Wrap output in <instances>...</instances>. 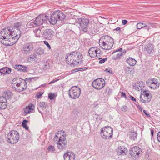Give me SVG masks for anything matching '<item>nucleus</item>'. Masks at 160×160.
Returning <instances> with one entry per match:
<instances>
[{"mask_svg":"<svg viewBox=\"0 0 160 160\" xmlns=\"http://www.w3.org/2000/svg\"><path fill=\"white\" fill-rule=\"evenodd\" d=\"M82 58V55L79 52L76 51L71 52L65 57L67 63L72 67L81 64L83 61Z\"/></svg>","mask_w":160,"mask_h":160,"instance_id":"1","label":"nucleus"},{"mask_svg":"<svg viewBox=\"0 0 160 160\" xmlns=\"http://www.w3.org/2000/svg\"><path fill=\"white\" fill-rule=\"evenodd\" d=\"M113 39L108 36H105L101 38L99 41V45L102 48L105 50H109L112 47L114 44Z\"/></svg>","mask_w":160,"mask_h":160,"instance_id":"2","label":"nucleus"},{"mask_svg":"<svg viewBox=\"0 0 160 160\" xmlns=\"http://www.w3.org/2000/svg\"><path fill=\"white\" fill-rule=\"evenodd\" d=\"M65 16L59 10L55 11L51 15L49 20L50 23L52 25L55 24L58 21H62L65 18Z\"/></svg>","mask_w":160,"mask_h":160,"instance_id":"3","label":"nucleus"},{"mask_svg":"<svg viewBox=\"0 0 160 160\" xmlns=\"http://www.w3.org/2000/svg\"><path fill=\"white\" fill-rule=\"evenodd\" d=\"M72 20L75 21L74 23H77L79 24V28L82 31L86 32L88 30V26L89 23L88 19L77 18L75 19H72Z\"/></svg>","mask_w":160,"mask_h":160,"instance_id":"4","label":"nucleus"},{"mask_svg":"<svg viewBox=\"0 0 160 160\" xmlns=\"http://www.w3.org/2000/svg\"><path fill=\"white\" fill-rule=\"evenodd\" d=\"M19 134L16 130H11L8 133L7 139L8 142L11 144H14L17 143L19 139Z\"/></svg>","mask_w":160,"mask_h":160,"instance_id":"5","label":"nucleus"},{"mask_svg":"<svg viewBox=\"0 0 160 160\" xmlns=\"http://www.w3.org/2000/svg\"><path fill=\"white\" fill-rule=\"evenodd\" d=\"M10 30L8 28H5L0 32V42L4 45L9 38L13 36L14 31Z\"/></svg>","mask_w":160,"mask_h":160,"instance_id":"6","label":"nucleus"},{"mask_svg":"<svg viewBox=\"0 0 160 160\" xmlns=\"http://www.w3.org/2000/svg\"><path fill=\"white\" fill-rule=\"evenodd\" d=\"M80 88L77 86L72 87L68 91V94L70 98L72 99L78 98L80 95Z\"/></svg>","mask_w":160,"mask_h":160,"instance_id":"7","label":"nucleus"},{"mask_svg":"<svg viewBox=\"0 0 160 160\" xmlns=\"http://www.w3.org/2000/svg\"><path fill=\"white\" fill-rule=\"evenodd\" d=\"M100 134L101 137L103 138L108 139L112 136L113 135V129L110 127H105L101 129Z\"/></svg>","mask_w":160,"mask_h":160,"instance_id":"8","label":"nucleus"},{"mask_svg":"<svg viewBox=\"0 0 160 160\" xmlns=\"http://www.w3.org/2000/svg\"><path fill=\"white\" fill-rule=\"evenodd\" d=\"M33 43L27 42L24 43L22 47L21 51L23 55L29 54L33 49Z\"/></svg>","mask_w":160,"mask_h":160,"instance_id":"9","label":"nucleus"},{"mask_svg":"<svg viewBox=\"0 0 160 160\" xmlns=\"http://www.w3.org/2000/svg\"><path fill=\"white\" fill-rule=\"evenodd\" d=\"M100 49L96 47H92L88 51L89 56L92 58H96L99 59H102Z\"/></svg>","mask_w":160,"mask_h":160,"instance_id":"10","label":"nucleus"},{"mask_svg":"<svg viewBox=\"0 0 160 160\" xmlns=\"http://www.w3.org/2000/svg\"><path fill=\"white\" fill-rule=\"evenodd\" d=\"M105 85V80L102 78H98L94 80L92 83V85L95 89L100 90L103 88Z\"/></svg>","mask_w":160,"mask_h":160,"instance_id":"11","label":"nucleus"},{"mask_svg":"<svg viewBox=\"0 0 160 160\" xmlns=\"http://www.w3.org/2000/svg\"><path fill=\"white\" fill-rule=\"evenodd\" d=\"M35 21L37 26L45 24L48 21V17L45 14L40 15L36 18Z\"/></svg>","mask_w":160,"mask_h":160,"instance_id":"12","label":"nucleus"},{"mask_svg":"<svg viewBox=\"0 0 160 160\" xmlns=\"http://www.w3.org/2000/svg\"><path fill=\"white\" fill-rule=\"evenodd\" d=\"M14 36L13 35L11 38V37L9 38L8 40H7L5 43H4V45L6 46H10L16 43L20 37V33H19V34H16L15 36Z\"/></svg>","mask_w":160,"mask_h":160,"instance_id":"13","label":"nucleus"},{"mask_svg":"<svg viewBox=\"0 0 160 160\" xmlns=\"http://www.w3.org/2000/svg\"><path fill=\"white\" fill-rule=\"evenodd\" d=\"M147 85L150 88L155 89L158 88L159 86V83L157 80L154 78H151L146 82Z\"/></svg>","mask_w":160,"mask_h":160,"instance_id":"14","label":"nucleus"},{"mask_svg":"<svg viewBox=\"0 0 160 160\" xmlns=\"http://www.w3.org/2000/svg\"><path fill=\"white\" fill-rule=\"evenodd\" d=\"M142 152L141 149L138 147L135 146L131 149L130 154L132 158H137Z\"/></svg>","mask_w":160,"mask_h":160,"instance_id":"15","label":"nucleus"},{"mask_svg":"<svg viewBox=\"0 0 160 160\" xmlns=\"http://www.w3.org/2000/svg\"><path fill=\"white\" fill-rule=\"evenodd\" d=\"M144 51L145 53L148 55H152L154 52L153 45L151 43H148L144 46Z\"/></svg>","mask_w":160,"mask_h":160,"instance_id":"16","label":"nucleus"},{"mask_svg":"<svg viewBox=\"0 0 160 160\" xmlns=\"http://www.w3.org/2000/svg\"><path fill=\"white\" fill-rule=\"evenodd\" d=\"M57 141V145L58 149L62 150L66 147L67 142L66 140V138L64 137L63 138L59 139Z\"/></svg>","mask_w":160,"mask_h":160,"instance_id":"17","label":"nucleus"},{"mask_svg":"<svg viewBox=\"0 0 160 160\" xmlns=\"http://www.w3.org/2000/svg\"><path fill=\"white\" fill-rule=\"evenodd\" d=\"M53 33V31L52 30L46 29L44 31L42 36L46 39L50 40L52 37Z\"/></svg>","mask_w":160,"mask_h":160,"instance_id":"18","label":"nucleus"},{"mask_svg":"<svg viewBox=\"0 0 160 160\" xmlns=\"http://www.w3.org/2000/svg\"><path fill=\"white\" fill-rule=\"evenodd\" d=\"M21 78H14L12 81V86L16 91L21 86Z\"/></svg>","mask_w":160,"mask_h":160,"instance_id":"19","label":"nucleus"},{"mask_svg":"<svg viewBox=\"0 0 160 160\" xmlns=\"http://www.w3.org/2000/svg\"><path fill=\"white\" fill-rule=\"evenodd\" d=\"M75 154L72 152H67L63 155L64 160H74Z\"/></svg>","mask_w":160,"mask_h":160,"instance_id":"20","label":"nucleus"},{"mask_svg":"<svg viewBox=\"0 0 160 160\" xmlns=\"http://www.w3.org/2000/svg\"><path fill=\"white\" fill-rule=\"evenodd\" d=\"M116 152L118 155H126L128 152V150L124 146H119L116 149Z\"/></svg>","mask_w":160,"mask_h":160,"instance_id":"21","label":"nucleus"},{"mask_svg":"<svg viewBox=\"0 0 160 160\" xmlns=\"http://www.w3.org/2000/svg\"><path fill=\"white\" fill-rule=\"evenodd\" d=\"M66 137V134L64 131L62 130L61 131H58L56 133V135L54 138L55 141H58V139H56V138H58L59 139L63 138Z\"/></svg>","mask_w":160,"mask_h":160,"instance_id":"22","label":"nucleus"},{"mask_svg":"<svg viewBox=\"0 0 160 160\" xmlns=\"http://www.w3.org/2000/svg\"><path fill=\"white\" fill-rule=\"evenodd\" d=\"M7 104L6 98L4 97H0V109L5 108Z\"/></svg>","mask_w":160,"mask_h":160,"instance_id":"23","label":"nucleus"},{"mask_svg":"<svg viewBox=\"0 0 160 160\" xmlns=\"http://www.w3.org/2000/svg\"><path fill=\"white\" fill-rule=\"evenodd\" d=\"M14 68L20 72H27L28 70V68L26 66L18 64L15 65L14 66Z\"/></svg>","mask_w":160,"mask_h":160,"instance_id":"24","label":"nucleus"},{"mask_svg":"<svg viewBox=\"0 0 160 160\" xmlns=\"http://www.w3.org/2000/svg\"><path fill=\"white\" fill-rule=\"evenodd\" d=\"M20 80L21 86L20 88L17 89V91L18 92L24 91L27 88V83L26 81L22 78Z\"/></svg>","mask_w":160,"mask_h":160,"instance_id":"25","label":"nucleus"},{"mask_svg":"<svg viewBox=\"0 0 160 160\" xmlns=\"http://www.w3.org/2000/svg\"><path fill=\"white\" fill-rule=\"evenodd\" d=\"M34 108V107L33 104L31 103L24 108V112L26 114L30 113L32 112Z\"/></svg>","mask_w":160,"mask_h":160,"instance_id":"26","label":"nucleus"},{"mask_svg":"<svg viewBox=\"0 0 160 160\" xmlns=\"http://www.w3.org/2000/svg\"><path fill=\"white\" fill-rule=\"evenodd\" d=\"M11 71V69L7 67H5L0 70V73L2 75H5L10 73Z\"/></svg>","mask_w":160,"mask_h":160,"instance_id":"27","label":"nucleus"},{"mask_svg":"<svg viewBox=\"0 0 160 160\" xmlns=\"http://www.w3.org/2000/svg\"><path fill=\"white\" fill-rule=\"evenodd\" d=\"M127 62L130 66L135 65L137 63V61L132 58L129 57L126 60Z\"/></svg>","mask_w":160,"mask_h":160,"instance_id":"28","label":"nucleus"},{"mask_svg":"<svg viewBox=\"0 0 160 160\" xmlns=\"http://www.w3.org/2000/svg\"><path fill=\"white\" fill-rule=\"evenodd\" d=\"M125 73L129 74L132 75L134 73L135 70L134 68H133L127 67L125 69Z\"/></svg>","mask_w":160,"mask_h":160,"instance_id":"29","label":"nucleus"},{"mask_svg":"<svg viewBox=\"0 0 160 160\" xmlns=\"http://www.w3.org/2000/svg\"><path fill=\"white\" fill-rule=\"evenodd\" d=\"M140 101L144 103H148L151 100L150 98H148L147 97L145 96H142V95H140Z\"/></svg>","mask_w":160,"mask_h":160,"instance_id":"30","label":"nucleus"},{"mask_svg":"<svg viewBox=\"0 0 160 160\" xmlns=\"http://www.w3.org/2000/svg\"><path fill=\"white\" fill-rule=\"evenodd\" d=\"M35 21H31L28 22L27 24V26L28 28H32L37 26L36 24Z\"/></svg>","mask_w":160,"mask_h":160,"instance_id":"31","label":"nucleus"},{"mask_svg":"<svg viewBox=\"0 0 160 160\" xmlns=\"http://www.w3.org/2000/svg\"><path fill=\"white\" fill-rule=\"evenodd\" d=\"M141 92L142 93L140 95H142V96L147 97L148 98H150V99H151V95L149 93L147 92L146 90H142Z\"/></svg>","mask_w":160,"mask_h":160,"instance_id":"32","label":"nucleus"},{"mask_svg":"<svg viewBox=\"0 0 160 160\" xmlns=\"http://www.w3.org/2000/svg\"><path fill=\"white\" fill-rule=\"evenodd\" d=\"M35 36L37 37H39L41 35V30L39 28L35 29L33 31Z\"/></svg>","mask_w":160,"mask_h":160,"instance_id":"33","label":"nucleus"},{"mask_svg":"<svg viewBox=\"0 0 160 160\" xmlns=\"http://www.w3.org/2000/svg\"><path fill=\"white\" fill-rule=\"evenodd\" d=\"M22 26V24L20 22H17L15 23L14 25L13 29H16L17 30H18L19 32H21L20 31V28Z\"/></svg>","mask_w":160,"mask_h":160,"instance_id":"34","label":"nucleus"},{"mask_svg":"<svg viewBox=\"0 0 160 160\" xmlns=\"http://www.w3.org/2000/svg\"><path fill=\"white\" fill-rule=\"evenodd\" d=\"M38 106L42 109H44L46 108L47 104L44 102H40L38 103Z\"/></svg>","mask_w":160,"mask_h":160,"instance_id":"35","label":"nucleus"},{"mask_svg":"<svg viewBox=\"0 0 160 160\" xmlns=\"http://www.w3.org/2000/svg\"><path fill=\"white\" fill-rule=\"evenodd\" d=\"M122 55V53L119 52L118 53L115 54L113 56V59L114 60H118L120 59V57Z\"/></svg>","mask_w":160,"mask_h":160,"instance_id":"36","label":"nucleus"},{"mask_svg":"<svg viewBox=\"0 0 160 160\" xmlns=\"http://www.w3.org/2000/svg\"><path fill=\"white\" fill-rule=\"evenodd\" d=\"M145 26V24L143 23H138L136 25V28L138 29H140Z\"/></svg>","mask_w":160,"mask_h":160,"instance_id":"37","label":"nucleus"},{"mask_svg":"<svg viewBox=\"0 0 160 160\" xmlns=\"http://www.w3.org/2000/svg\"><path fill=\"white\" fill-rule=\"evenodd\" d=\"M28 121L26 120H24L22 122V125L23 127L25 128L27 130L29 128L27 126Z\"/></svg>","mask_w":160,"mask_h":160,"instance_id":"38","label":"nucleus"},{"mask_svg":"<svg viewBox=\"0 0 160 160\" xmlns=\"http://www.w3.org/2000/svg\"><path fill=\"white\" fill-rule=\"evenodd\" d=\"M111 93V90L108 87H107L104 90V93L107 95H109Z\"/></svg>","mask_w":160,"mask_h":160,"instance_id":"39","label":"nucleus"},{"mask_svg":"<svg viewBox=\"0 0 160 160\" xmlns=\"http://www.w3.org/2000/svg\"><path fill=\"white\" fill-rule=\"evenodd\" d=\"M48 151L51 152H54L55 150L54 147L52 145L49 146L48 147Z\"/></svg>","mask_w":160,"mask_h":160,"instance_id":"40","label":"nucleus"},{"mask_svg":"<svg viewBox=\"0 0 160 160\" xmlns=\"http://www.w3.org/2000/svg\"><path fill=\"white\" fill-rule=\"evenodd\" d=\"M36 53L37 54L39 55H42L44 53V50L41 48H39L37 49Z\"/></svg>","mask_w":160,"mask_h":160,"instance_id":"41","label":"nucleus"},{"mask_svg":"<svg viewBox=\"0 0 160 160\" xmlns=\"http://www.w3.org/2000/svg\"><path fill=\"white\" fill-rule=\"evenodd\" d=\"M133 86L134 88L135 89L138 91H140V90H142V88L141 86H140L139 85H138L136 84L133 85Z\"/></svg>","mask_w":160,"mask_h":160,"instance_id":"42","label":"nucleus"},{"mask_svg":"<svg viewBox=\"0 0 160 160\" xmlns=\"http://www.w3.org/2000/svg\"><path fill=\"white\" fill-rule=\"evenodd\" d=\"M29 59H28V60H29V62L31 61H35L36 59V57L34 55H31L29 58Z\"/></svg>","mask_w":160,"mask_h":160,"instance_id":"43","label":"nucleus"},{"mask_svg":"<svg viewBox=\"0 0 160 160\" xmlns=\"http://www.w3.org/2000/svg\"><path fill=\"white\" fill-rule=\"evenodd\" d=\"M97 121L100 120L102 119V116L100 115L95 114L94 116Z\"/></svg>","mask_w":160,"mask_h":160,"instance_id":"44","label":"nucleus"},{"mask_svg":"<svg viewBox=\"0 0 160 160\" xmlns=\"http://www.w3.org/2000/svg\"><path fill=\"white\" fill-rule=\"evenodd\" d=\"M137 134L135 132H133L131 134V138L132 140H134L136 138Z\"/></svg>","mask_w":160,"mask_h":160,"instance_id":"45","label":"nucleus"},{"mask_svg":"<svg viewBox=\"0 0 160 160\" xmlns=\"http://www.w3.org/2000/svg\"><path fill=\"white\" fill-rule=\"evenodd\" d=\"M55 96V94L52 93H50L48 94V98L51 100L53 99Z\"/></svg>","mask_w":160,"mask_h":160,"instance_id":"46","label":"nucleus"},{"mask_svg":"<svg viewBox=\"0 0 160 160\" xmlns=\"http://www.w3.org/2000/svg\"><path fill=\"white\" fill-rule=\"evenodd\" d=\"M105 71L107 72L108 73L110 74H113V73L112 70V69L110 68H107L105 70Z\"/></svg>","mask_w":160,"mask_h":160,"instance_id":"47","label":"nucleus"},{"mask_svg":"<svg viewBox=\"0 0 160 160\" xmlns=\"http://www.w3.org/2000/svg\"><path fill=\"white\" fill-rule=\"evenodd\" d=\"M43 42H44V44L47 46L48 49L49 50H50L51 49V46L48 43V42L46 41H44Z\"/></svg>","mask_w":160,"mask_h":160,"instance_id":"48","label":"nucleus"},{"mask_svg":"<svg viewBox=\"0 0 160 160\" xmlns=\"http://www.w3.org/2000/svg\"><path fill=\"white\" fill-rule=\"evenodd\" d=\"M121 110L123 112H125L127 111V108L126 106H122L121 108Z\"/></svg>","mask_w":160,"mask_h":160,"instance_id":"49","label":"nucleus"},{"mask_svg":"<svg viewBox=\"0 0 160 160\" xmlns=\"http://www.w3.org/2000/svg\"><path fill=\"white\" fill-rule=\"evenodd\" d=\"M107 60V58H105L102 59L100 60L99 61V63L100 64L103 63Z\"/></svg>","mask_w":160,"mask_h":160,"instance_id":"50","label":"nucleus"},{"mask_svg":"<svg viewBox=\"0 0 160 160\" xmlns=\"http://www.w3.org/2000/svg\"><path fill=\"white\" fill-rule=\"evenodd\" d=\"M43 93L41 92H38L37 94L36 95V97L38 98H39L43 94Z\"/></svg>","mask_w":160,"mask_h":160,"instance_id":"51","label":"nucleus"},{"mask_svg":"<svg viewBox=\"0 0 160 160\" xmlns=\"http://www.w3.org/2000/svg\"><path fill=\"white\" fill-rule=\"evenodd\" d=\"M88 69V68L85 67L83 68H80L79 69L78 71H84L87 70Z\"/></svg>","mask_w":160,"mask_h":160,"instance_id":"52","label":"nucleus"},{"mask_svg":"<svg viewBox=\"0 0 160 160\" xmlns=\"http://www.w3.org/2000/svg\"><path fill=\"white\" fill-rule=\"evenodd\" d=\"M157 138L158 141L160 142V131L158 133Z\"/></svg>","mask_w":160,"mask_h":160,"instance_id":"53","label":"nucleus"},{"mask_svg":"<svg viewBox=\"0 0 160 160\" xmlns=\"http://www.w3.org/2000/svg\"><path fill=\"white\" fill-rule=\"evenodd\" d=\"M58 80H59L58 79H57L56 80H52V81L50 82H49L48 83V84H50L53 83H54L55 82H56L58 81Z\"/></svg>","mask_w":160,"mask_h":160,"instance_id":"54","label":"nucleus"},{"mask_svg":"<svg viewBox=\"0 0 160 160\" xmlns=\"http://www.w3.org/2000/svg\"><path fill=\"white\" fill-rule=\"evenodd\" d=\"M143 112H144L145 114L147 116L150 117V115L148 114V112H147L145 110H143Z\"/></svg>","mask_w":160,"mask_h":160,"instance_id":"55","label":"nucleus"},{"mask_svg":"<svg viewBox=\"0 0 160 160\" xmlns=\"http://www.w3.org/2000/svg\"><path fill=\"white\" fill-rule=\"evenodd\" d=\"M144 28H145L148 31H149V30L150 28L149 26L147 25H145V26Z\"/></svg>","mask_w":160,"mask_h":160,"instance_id":"56","label":"nucleus"},{"mask_svg":"<svg viewBox=\"0 0 160 160\" xmlns=\"http://www.w3.org/2000/svg\"><path fill=\"white\" fill-rule=\"evenodd\" d=\"M122 23L123 25H125L127 22V21L126 20H123L122 21Z\"/></svg>","mask_w":160,"mask_h":160,"instance_id":"57","label":"nucleus"},{"mask_svg":"<svg viewBox=\"0 0 160 160\" xmlns=\"http://www.w3.org/2000/svg\"><path fill=\"white\" fill-rule=\"evenodd\" d=\"M121 96L122 97H124L125 98H126V94H125V93L124 92H121Z\"/></svg>","mask_w":160,"mask_h":160,"instance_id":"58","label":"nucleus"},{"mask_svg":"<svg viewBox=\"0 0 160 160\" xmlns=\"http://www.w3.org/2000/svg\"><path fill=\"white\" fill-rule=\"evenodd\" d=\"M148 25L149 27L152 26V27L153 28L154 27V25H155V24L153 23H148Z\"/></svg>","mask_w":160,"mask_h":160,"instance_id":"59","label":"nucleus"},{"mask_svg":"<svg viewBox=\"0 0 160 160\" xmlns=\"http://www.w3.org/2000/svg\"><path fill=\"white\" fill-rule=\"evenodd\" d=\"M114 30L119 31V33H120V28L119 27H117L116 29H114Z\"/></svg>","mask_w":160,"mask_h":160,"instance_id":"60","label":"nucleus"},{"mask_svg":"<svg viewBox=\"0 0 160 160\" xmlns=\"http://www.w3.org/2000/svg\"><path fill=\"white\" fill-rule=\"evenodd\" d=\"M130 98L132 100L134 101H136V99L133 97L131 96L130 97Z\"/></svg>","mask_w":160,"mask_h":160,"instance_id":"61","label":"nucleus"},{"mask_svg":"<svg viewBox=\"0 0 160 160\" xmlns=\"http://www.w3.org/2000/svg\"><path fill=\"white\" fill-rule=\"evenodd\" d=\"M125 124L123 122H122L120 124V125L122 127H124L125 126Z\"/></svg>","mask_w":160,"mask_h":160,"instance_id":"62","label":"nucleus"},{"mask_svg":"<svg viewBox=\"0 0 160 160\" xmlns=\"http://www.w3.org/2000/svg\"><path fill=\"white\" fill-rule=\"evenodd\" d=\"M138 108H139V110L140 111H142V108L139 105H138Z\"/></svg>","mask_w":160,"mask_h":160,"instance_id":"63","label":"nucleus"},{"mask_svg":"<svg viewBox=\"0 0 160 160\" xmlns=\"http://www.w3.org/2000/svg\"><path fill=\"white\" fill-rule=\"evenodd\" d=\"M122 48H120L119 49H118V50H116L115 52H121V50H122Z\"/></svg>","mask_w":160,"mask_h":160,"instance_id":"64","label":"nucleus"}]
</instances>
